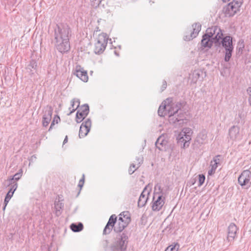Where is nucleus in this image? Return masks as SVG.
Here are the masks:
<instances>
[{
	"mask_svg": "<svg viewBox=\"0 0 251 251\" xmlns=\"http://www.w3.org/2000/svg\"><path fill=\"white\" fill-rule=\"evenodd\" d=\"M228 135L232 140H236L241 138L240 127L237 126H233L228 131Z\"/></svg>",
	"mask_w": 251,
	"mask_h": 251,
	"instance_id": "16",
	"label": "nucleus"
},
{
	"mask_svg": "<svg viewBox=\"0 0 251 251\" xmlns=\"http://www.w3.org/2000/svg\"><path fill=\"white\" fill-rule=\"evenodd\" d=\"M14 192H15V191H14L13 189L10 188V189L9 190V191H8V193L13 195Z\"/></svg>",
	"mask_w": 251,
	"mask_h": 251,
	"instance_id": "45",
	"label": "nucleus"
},
{
	"mask_svg": "<svg viewBox=\"0 0 251 251\" xmlns=\"http://www.w3.org/2000/svg\"><path fill=\"white\" fill-rule=\"evenodd\" d=\"M84 183V175H83L82 178L79 180L78 186L80 187V189L83 187Z\"/></svg>",
	"mask_w": 251,
	"mask_h": 251,
	"instance_id": "38",
	"label": "nucleus"
},
{
	"mask_svg": "<svg viewBox=\"0 0 251 251\" xmlns=\"http://www.w3.org/2000/svg\"><path fill=\"white\" fill-rule=\"evenodd\" d=\"M213 43H215V41L206 33L203 35L201 41V45L203 47L210 48Z\"/></svg>",
	"mask_w": 251,
	"mask_h": 251,
	"instance_id": "24",
	"label": "nucleus"
},
{
	"mask_svg": "<svg viewBox=\"0 0 251 251\" xmlns=\"http://www.w3.org/2000/svg\"><path fill=\"white\" fill-rule=\"evenodd\" d=\"M71 229L74 232H79L83 229V226L81 223L78 224H72L70 226Z\"/></svg>",
	"mask_w": 251,
	"mask_h": 251,
	"instance_id": "28",
	"label": "nucleus"
},
{
	"mask_svg": "<svg viewBox=\"0 0 251 251\" xmlns=\"http://www.w3.org/2000/svg\"><path fill=\"white\" fill-rule=\"evenodd\" d=\"M89 111V108L87 104L82 105L76 113V122L77 123H80L87 116Z\"/></svg>",
	"mask_w": 251,
	"mask_h": 251,
	"instance_id": "12",
	"label": "nucleus"
},
{
	"mask_svg": "<svg viewBox=\"0 0 251 251\" xmlns=\"http://www.w3.org/2000/svg\"><path fill=\"white\" fill-rule=\"evenodd\" d=\"M179 247V245L177 243L175 245H171L166 249L165 251H177Z\"/></svg>",
	"mask_w": 251,
	"mask_h": 251,
	"instance_id": "32",
	"label": "nucleus"
},
{
	"mask_svg": "<svg viewBox=\"0 0 251 251\" xmlns=\"http://www.w3.org/2000/svg\"><path fill=\"white\" fill-rule=\"evenodd\" d=\"M119 215H122L121 217L123 221H128V224L130 222V214L127 211H124L121 213Z\"/></svg>",
	"mask_w": 251,
	"mask_h": 251,
	"instance_id": "30",
	"label": "nucleus"
},
{
	"mask_svg": "<svg viewBox=\"0 0 251 251\" xmlns=\"http://www.w3.org/2000/svg\"><path fill=\"white\" fill-rule=\"evenodd\" d=\"M91 126V121L87 119L84 122H83L80 127L79 136L80 138L85 137L89 132Z\"/></svg>",
	"mask_w": 251,
	"mask_h": 251,
	"instance_id": "13",
	"label": "nucleus"
},
{
	"mask_svg": "<svg viewBox=\"0 0 251 251\" xmlns=\"http://www.w3.org/2000/svg\"><path fill=\"white\" fill-rule=\"evenodd\" d=\"M224 2H226L227 1H229V0H222Z\"/></svg>",
	"mask_w": 251,
	"mask_h": 251,
	"instance_id": "49",
	"label": "nucleus"
},
{
	"mask_svg": "<svg viewBox=\"0 0 251 251\" xmlns=\"http://www.w3.org/2000/svg\"><path fill=\"white\" fill-rule=\"evenodd\" d=\"M167 85V82L165 80H163L162 82V86L161 88V92L163 91L166 88Z\"/></svg>",
	"mask_w": 251,
	"mask_h": 251,
	"instance_id": "39",
	"label": "nucleus"
},
{
	"mask_svg": "<svg viewBox=\"0 0 251 251\" xmlns=\"http://www.w3.org/2000/svg\"><path fill=\"white\" fill-rule=\"evenodd\" d=\"M68 142V136H66L65 138V139L63 141V144H66Z\"/></svg>",
	"mask_w": 251,
	"mask_h": 251,
	"instance_id": "46",
	"label": "nucleus"
},
{
	"mask_svg": "<svg viewBox=\"0 0 251 251\" xmlns=\"http://www.w3.org/2000/svg\"><path fill=\"white\" fill-rule=\"evenodd\" d=\"M139 167H137V164L135 163H133L131 164L128 172L130 174H132L136 169H137Z\"/></svg>",
	"mask_w": 251,
	"mask_h": 251,
	"instance_id": "34",
	"label": "nucleus"
},
{
	"mask_svg": "<svg viewBox=\"0 0 251 251\" xmlns=\"http://www.w3.org/2000/svg\"><path fill=\"white\" fill-rule=\"evenodd\" d=\"M90 1L92 6L95 8H97L100 5L104 7L106 3L105 0H90Z\"/></svg>",
	"mask_w": 251,
	"mask_h": 251,
	"instance_id": "27",
	"label": "nucleus"
},
{
	"mask_svg": "<svg viewBox=\"0 0 251 251\" xmlns=\"http://www.w3.org/2000/svg\"><path fill=\"white\" fill-rule=\"evenodd\" d=\"M203 72L201 70H195L193 73V80L195 82L197 81V79L200 78L201 75H202Z\"/></svg>",
	"mask_w": 251,
	"mask_h": 251,
	"instance_id": "31",
	"label": "nucleus"
},
{
	"mask_svg": "<svg viewBox=\"0 0 251 251\" xmlns=\"http://www.w3.org/2000/svg\"><path fill=\"white\" fill-rule=\"evenodd\" d=\"M169 116V121L171 124H176L178 123L179 125L183 123V118L184 117V114L179 112L178 114L170 115Z\"/></svg>",
	"mask_w": 251,
	"mask_h": 251,
	"instance_id": "17",
	"label": "nucleus"
},
{
	"mask_svg": "<svg viewBox=\"0 0 251 251\" xmlns=\"http://www.w3.org/2000/svg\"><path fill=\"white\" fill-rule=\"evenodd\" d=\"M247 92H248V94H249V97H250V95L251 94V87H249L248 89H247Z\"/></svg>",
	"mask_w": 251,
	"mask_h": 251,
	"instance_id": "43",
	"label": "nucleus"
},
{
	"mask_svg": "<svg viewBox=\"0 0 251 251\" xmlns=\"http://www.w3.org/2000/svg\"><path fill=\"white\" fill-rule=\"evenodd\" d=\"M71 107L69 108L70 112L68 115H70L71 113L74 112L76 109H77L79 105L80 101L78 99H74L71 100Z\"/></svg>",
	"mask_w": 251,
	"mask_h": 251,
	"instance_id": "26",
	"label": "nucleus"
},
{
	"mask_svg": "<svg viewBox=\"0 0 251 251\" xmlns=\"http://www.w3.org/2000/svg\"><path fill=\"white\" fill-rule=\"evenodd\" d=\"M222 44L223 47L226 50L225 60L226 62H228L231 56L233 49L231 37L227 36L223 38Z\"/></svg>",
	"mask_w": 251,
	"mask_h": 251,
	"instance_id": "7",
	"label": "nucleus"
},
{
	"mask_svg": "<svg viewBox=\"0 0 251 251\" xmlns=\"http://www.w3.org/2000/svg\"><path fill=\"white\" fill-rule=\"evenodd\" d=\"M29 66H31V67H32V68H33V66H32L31 65V64H30Z\"/></svg>",
	"mask_w": 251,
	"mask_h": 251,
	"instance_id": "52",
	"label": "nucleus"
},
{
	"mask_svg": "<svg viewBox=\"0 0 251 251\" xmlns=\"http://www.w3.org/2000/svg\"><path fill=\"white\" fill-rule=\"evenodd\" d=\"M121 216L122 215H119V218L117 220V217L115 215H111L103 229V234L105 235L109 234L113 228L116 232L123 231L128 225V221L124 222Z\"/></svg>",
	"mask_w": 251,
	"mask_h": 251,
	"instance_id": "2",
	"label": "nucleus"
},
{
	"mask_svg": "<svg viewBox=\"0 0 251 251\" xmlns=\"http://www.w3.org/2000/svg\"><path fill=\"white\" fill-rule=\"evenodd\" d=\"M158 188L159 190H160V186L158 185H157L156 186H155V190H156V188Z\"/></svg>",
	"mask_w": 251,
	"mask_h": 251,
	"instance_id": "48",
	"label": "nucleus"
},
{
	"mask_svg": "<svg viewBox=\"0 0 251 251\" xmlns=\"http://www.w3.org/2000/svg\"><path fill=\"white\" fill-rule=\"evenodd\" d=\"M13 196L12 195L7 193V194H6V196L5 198V199H4V204H5V206L3 208V209H5L6 205L7 204L8 202H9V201H10V199L11 198V197Z\"/></svg>",
	"mask_w": 251,
	"mask_h": 251,
	"instance_id": "36",
	"label": "nucleus"
},
{
	"mask_svg": "<svg viewBox=\"0 0 251 251\" xmlns=\"http://www.w3.org/2000/svg\"><path fill=\"white\" fill-rule=\"evenodd\" d=\"M14 192H15V191H14L13 189L10 188V189L9 190V191H8V193L13 195Z\"/></svg>",
	"mask_w": 251,
	"mask_h": 251,
	"instance_id": "44",
	"label": "nucleus"
},
{
	"mask_svg": "<svg viewBox=\"0 0 251 251\" xmlns=\"http://www.w3.org/2000/svg\"><path fill=\"white\" fill-rule=\"evenodd\" d=\"M53 109L51 106L47 107L43 117L42 124L44 126H47L50 123L52 114Z\"/></svg>",
	"mask_w": 251,
	"mask_h": 251,
	"instance_id": "15",
	"label": "nucleus"
},
{
	"mask_svg": "<svg viewBox=\"0 0 251 251\" xmlns=\"http://www.w3.org/2000/svg\"><path fill=\"white\" fill-rule=\"evenodd\" d=\"M205 180V176L203 175L199 176V186H200L203 184Z\"/></svg>",
	"mask_w": 251,
	"mask_h": 251,
	"instance_id": "37",
	"label": "nucleus"
},
{
	"mask_svg": "<svg viewBox=\"0 0 251 251\" xmlns=\"http://www.w3.org/2000/svg\"><path fill=\"white\" fill-rule=\"evenodd\" d=\"M149 194V191L147 190V187H145L140 196L138 201V206L139 207H143L146 203L148 200V195Z\"/></svg>",
	"mask_w": 251,
	"mask_h": 251,
	"instance_id": "22",
	"label": "nucleus"
},
{
	"mask_svg": "<svg viewBox=\"0 0 251 251\" xmlns=\"http://www.w3.org/2000/svg\"><path fill=\"white\" fill-rule=\"evenodd\" d=\"M108 40V35L104 33L100 34L95 44L94 52L96 53L100 54L103 52L106 47Z\"/></svg>",
	"mask_w": 251,
	"mask_h": 251,
	"instance_id": "5",
	"label": "nucleus"
},
{
	"mask_svg": "<svg viewBox=\"0 0 251 251\" xmlns=\"http://www.w3.org/2000/svg\"><path fill=\"white\" fill-rule=\"evenodd\" d=\"M64 204L62 202L59 201H55L54 207L56 211H60V210L63 207Z\"/></svg>",
	"mask_w": 251,
	"mask_h": 251,
	"instance_id": "33",
	"label": "nucleus"
},
{
	"mask_svg": "<svg viewBox=\"0 0 251 251\" xmlns=\"http://www.w3.org/2000/svg\"><path fill=\"white\" fill-rule=\"evenodd\" d=\"M55 118H54L53 120L52 121V122L51 123V125L49 128V131H50V130L53 128V126L55 124Z\"/></svg>",
	"mask_w": 251,
	"mask_h": 251,
	"instance_id": "41",
	"label": "nucleus"
},
{
	"mask_svg": "<svg viewBox=\"0 0 251 251\" xmlns=\"http://www.w3.org/2000/svg\"><path fill=\"white\" fill-rule=\"evenodd\" d=\"M248 101H249L250 105L251 106V97H249Z\"/></svg>",
	"mask_w": 251,
	"mask_h": 251,
	"instance_id": "47",
	"label": "nucleus"
},
{
	"mask_svg": "<svg viewBox=\"0 0 251 251\" xmlns=\"http://www.w3.org/2000/svg\"><path fill=\"white\" fill-rule=\"evenodd\" d=\"M22 176V171L21 170V172H19L14 175V176L8 179V184H12V183H14L15 180H18Z\"/></svg>",
	"mask_w": 251,
	"mask_h": 251,
	"instance_id": "29",
	"label": "nucleus"
},
{
	"mask_svg": "<svg viewBox=\"0 0 251 251\" xmlns=\"http://www.w3.org/2000/svg\"><path fill=\"white\" fill-rule=\"evenodd\" d=\"M250 97H251V95H250Z\"/></svg>",
	"mask_w": 251,
	"mask_h": 251,
	"instance_id": "53",
	"label": "nucleus"
},
{
	"mask_svg": "<svg viewBox=\"0 0 251 251\" xmlns=\"http://www.w3.org/2000/svg\"><path fill=\"white\" fill-rule=\"evenodd\" d=\"M221 75H225L223 74V72H221Z\"/></svg>",
	"mask_w": 251,
	"mask_h": 251,
	"instance_id": "51",
	"label": "nucleus"
},
{
	"mask_svg": "<svg viewBox=\"0 0 251 251\" xmlns=\"http://www.w3.org/2000/svg\"><path fill=\"white\" fill-rule=\"evenodd\" d=\"M127 236L123 233L120 237L117 238L116 241L111 246V251H125L127 243Z\"/></svg>",
	"mask_w": 251,
	"mask_h": 251,
	"instance_id": "6",
	"label": "nucleus"
},
{
	"mask_svg": "<svg viewBox=\"0 0 251 251\" xmlns=\"http://www.w3.org/2000/svg\"><path fill=\"white\" fill-rule=\"evenodd\" d=\"M115 53L116 55L118 56L119 54L117 53V52H116V51H115Z\"/></svg>",
	"mask_w": 251,
	"mask_h": 251,
	"instance_id": "50",
	"label": "nucleus"
},
{
	"mask_svg": "<svg viewBox=\"0 0 251 251\" xmlns=\"http://www.w3.org/2000/svg\"><path fill=\"white\" fill-rule=\"evenodd\" d=\"M193 131L190 128L185 127L183 128L176 137L178 144H183V147L186 148L189 146V141L191 140Z\"/></svg>",
	"mask_w": 251,
	"mask_h": 251,
	"instance_id": "4",
	"label": "nucleus"
},
{
	"mask_svg": "<svg viewBox=\"0 0 251 251\" xmlns=\"http://www.w3.org/2000/svg\"><path fill=\"white\" fill-rule=\"evenodd\" d=\"M237 228L234 224L231 223L228 227L227 240L229 242L233 241L236 236Z\"/></svg>",
	"mask_w": 251,
	"mask_h": 251,
	"instance_id": "20",
	"label": "nucleus"
},
{
	"mask_svg": "<svg viewBox=\"0 0 251 251\" xmlns=\"http://www.w3.org/2000/svg\"><path fill=\"white\" fill-rule=\"evenodd\" d=\"M75 74L80 79L84 82H87L88 79L87 73L80 66L77 65L75 68Z\"/></svg>",
	"mask_w": 251,
	"mask_h": 251,
	"instance_id": "18",
	"label": "nucleus"
},
{
	"mask_svg": "<svg viewBox=\"0 0 251 251\" xmlns=\"http://www.w3.org/2000/svg\"><path fill=\"white\" fill-rule=\"evenodd\" d=\"M166 100H169V103H167V115H171L178 114L181 111V103L180 102H173L172 98H168Z\"/></svg>",
	"mask_w": 251,
	"mask_h": 251,
	"instance_id": "8",
	"label": "nucleus"
},
{
	"mask_svg": "<svg viewBox=\"0 0 251 251\" xmlns=\"http://www.w3.org/2000/svg\"><path fill=\"white\" fill-rule=\"evenodd\" d=\"M143 157L142 156H139L136 157V161H134V163L137 164V167H139L140 165L143 163Z\"/></svg>",
	"mask_w": 251,
	"mask_h": 251,
	"instance_id": "35",
	"label": "nucleus"
},
{
	"mask_svg": "<svg viewBox=\"0 0 251 251\" xmlns=\"http://www.w3.org/2000/svg\"><path fill=\"white\" fill-rule=\"evenodd\" d=\"M71 30L69 26L66 24L57 25L54 29L55 46L60 52H66L70 48L69 37Z\"/></svg>",
	"mask_w": 251,
	"mask_h": 251,
	"instance_id": "1",
	"label": "nucleus"
},
{
	"mask_svg": "<svg viewBox=\"0 0 251 251\" xmlns=\"http://www.w3.org/2000/svg\"><path fill=\"white\" fill-rule=\"evenodd\" d=\"M169 100H166L162 102L158 110V114L159 116L164 117L167 115V103H169L168 101H169Z\"/></svg>",
	"mask_w": 251,
	"mask_h": 251,
	"instance_id": "25",
	"label": "nucleus"
},
{
	"mask_svg": "<svg viewBox=\"0 0 251 251\" xmlns=\"http://www.w3.org/2000/svg\"><path fill=\"white\" fill-rule=\"evenodd\" d=\"M243 3V0H234L223 8V11L226 17H232L238 11Z\"/></svg>",
	"mask_w": 251,
	"mask_h": 251,
	"instance_id": "3",
	"label": "nucleus"
},
{
	"mask_svg": "<svg viewBox=\"0 0 251 251\" xmlns=\"http://www.w3.org/2000/svg\"><path fill=\"white\" fill-rule=\"evenodd\" d=\"M165 203V198L162 197L159 192H156L153 196L152 209L153 211H159Z\"/></svg>",
	"mask_w": 251,
	"mask_h": 251,
	"instance_id": "10",
	"label": "nucleus"
},
{
	"mask_svg": "<svg viewBox=\"0 0 251 251\" xmlns=\"http://www.w3.org/2000/svg\"><path fill=\"white\" fill-rule=\"evenodd\" d=\"M11 185V188L13 189L14 191H15L17 188L18 184L17 182H14V183H12Z\"/></svg>",
	"mask_w": 251,
	"mask_h": 251,
	"instance_id": "40",
	"label": "nucleus"
},
{
	"mask_svg": "<svg viewBox=\"0 0 251 251\" xmlns=\"http://www.w3.org/2000/svg\"><path fill=\"white\" fill-rule=\"evenodd\" d=\"M206 33L212 38L215 41V43L219 42L223 35L222 30L217 26L208 28L206 30Z\"/></svg>",
	"mask_w": 251,
	"mask_h": 251,
	"instance_id": "9",
	"label": "nucleus"
},
{
	"mask_svg": "<svg viewBox=\"0 0 251 251\" xmlns=\"http://www.w3.org/2000/svg\"><path fill=\"white\" fill-rule=\"evenodd\" d=\"M251 173L249 170L244 171L238 177V182L240 185L248 189L250 187V178Z\"/></svg>",
	"mask_w": 251,
	"mask_h": 251,
	"instance_id": "11",
	"label": "nucleus"
},
{
	"mask_svg": "<svg viewBox=\"0 0 251 251\" xmlns=\"http://www.w3.org/2000/svg\"><path fill=\"white\" fill-rule=\"evenodd\" d=\"M193 31L191 32L190 35H185L184 39L186 41H190L194 38L197 37L201 29V25L197 23L193 25Z\"/></svg>",
	"mask_w": 251,
	"mask_h": 251,
	"instance_id": "14",
	"label": "nucleus"
},
{
	"mask_svg": "<svg viewBox=\"0 0 251 251\" xmlns=\"http://www.w3.org/2000/svg\"><path fill=\"white\" fill-rule=\"evenodd\" d=\"M168 144V141L165 135L160 136L155 142V146L160 151H165Z\"/></svg>",
	"mask_w": 251,
	"mask_h": 251,
	"instance_id": "19",
	"label": "nucleus"
},
{
	"mask_svg": "<svg viewBox=\"0 0 251 251\" xmlns=\"http://www.w3.org/2000/svg\"><path fill=\"white\" fill-rule=\"evenodd\" d=\"M207 142V132L205 130H202L197 136L195 140V144L201 146Z\"/></svg>",
	"mask_w": 251,
	"mask_h": 251,
	"instance_id": "21",
	"label": "nucleus"
},
{
	"mask_svg": "<svg viewBox=\"0 0 251 251\" xmlns=\"http://www.w3.org/2000/svg\"><path fill=\"white\" fill-rule=\"evenodd\" d=\"M220 155H217L211 161V169L208 172L209 175H212L215 173V171L218 167V165L220 164Z\"/></svg>",
	"mask_w": 251,
	"mask_h": 251,
	"instance_id": "23",
	"label": "nucleus"
},
{
	"mask_svg": "<svg viewBox=\"0 0 251 251\" xmlns=\"http://www.w3.org/2000/svg\"><path fill=\"white\" fill-rule=\"evenodd\" d=\"M54 118H55V123H56V124L58 123L59 121H60L59 117L58 116H56Z\"/></svg>",
	"mask_w": 251,
	"mask_h": 251,
	"instance_id": "42",
	"label": "nucleus"
}]
</instances>
